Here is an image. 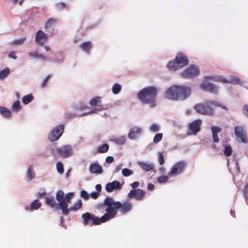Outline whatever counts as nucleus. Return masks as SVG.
Masks as SVG:
<instances>
[{
  "instance_id": "1",
  "label": "nucleus",
  "mask_w": 248,
  "mask_h": 248,
  "mask_svg": "<svg viewBox=\"0 0 248 248\" xmlns=\"http://www.w3.org/2000/svg\"><path fill=\"white\" fill-rule=\"evenodd\" d=\"M132 207V204L129 202H115L112 198L107 197L104 201L103 203H98L95 208L103 213H106L101 217L94 216L88 212L82 215L83 223L85 225L89 224L90 221H92L93 225H98L105 223L114 218L119 211L122 214H125L130 211Z\"/></svg>"
},
{
  "instance_id": "2",
  "label": "nucleus",
  "mask_w": 248,
  "mask_h": 248,
  "mask_svg": "<svg viewBox=\"0 0 248 248\" xmlns=\"http://www.w3.org/2000/svg\"><path fill=\"white\" fill-rule=\"evenodd\" d=\"M190 93V88L174 85L168 89L165 93V96L167 98L172 100H184L187 98Z\"/></svg>"
},
{
  "instance_id": "3",
  "label": "nucleus",
  "mask_w": 248,
  "mask_h": 248,
  "mask_svg": "<svg viewBox=\"0 0 248 248\" xmlns=\"http://www.w3.org/2000/svg\"><path fill=\"white\" fill-rule=\"evenodd\" d=\"M213 107H219L227 109L226 107L220 103L213 100H206L203 103H199L194 106L196 111L200 114L212 116L214 115L215 111Z\"/></svg>"
},
{
  "instance_id": "4",
  "label": "nucleus",
  "mask_w": 248,
  "mask_h": 248,
  "mask_svg": "<svg viewBox=\"0 0 248 248\" xmlns=\"http://www.w3.org/2000/svg\"><path fill=\"white\" fill-rule=\"evenodd\" d=\"M157 90L155 87H148L142 89L138 94V98L143 104H149L151 107L156 105Z\"/></svg>"
},
{
  "instance_id": "5",
  "label": "nucleus",
  "mask_w": 248,
  "mask_h": 248,
  "mask_svg": "<svg viewBox=\"0 0 248 248\" xmlns=\"http://www.w3.org/2000/svg\"><path fill=\"white\" fill-rule=\"evenodd\" d=\"M189 60L186 56L183 53H178L173 61L169 62L167 67L170 71H176L186 66Z\"/></svg>"
},
{
  "instance_id": "6",
  "label": "nucleus",
  "mask_w": 248,
  "mask_h": 248,
  "mask_svg": "<svg viewBox=\"0 0 248 248\" xmlns=\"http://www.w3.org/2000/svg\"><path fill=\"white\" fill-rule=\"evenodd\" d=\"M186 166V163L184 161H180L175 163L170 171L169 175L170 177L178 175L182 173Z\"/></svg>"
},
{
  "instance_id": "7",
  "label": "nucleus",
  "mask_w": 248,
  "mask_h": 248,
  "mask_svg": "<svg viewBox=\"0 0 248 248\" xmlns=\"http://www.w3.org/2000/svg\"><path fill=\"white\" fill-rule=\"evenodd\" d=\"M57 200L59 202V205H60V208L62 209V214L65 215H68L67 207L68 203L64 201V193L62 190L57 191L56 194Z\"/></svg>"
},
{
  "instance_id": "8",
  "label": "nucleus",
  "mask_w": 248,
  "mask_h": 248,
  "mask_svg": "<svg viewBox=\"0 0 248 248\" xmlns=\"http://www.w3.org/2000/svg\"><path fill=\"white\" fill-rule=\"evenodd\" d=\"M64 129V125L63 124H60L53 128L48 135L49 140L51 141L57 140L62 135Z\"/></svg>"
},
{
  "instance_id": "9",
  "label": "nucleus",
  "mask_w": 248,
  "mask_h": 248,
  "mask_svg": "<svg viewBox=\"0 0 248 248\" xmlns=\"http://www.w3.org/2000/svg\"><path fill=\"white\" fill-rule=\"evenodd\" d=\"M200 71L198 66L192 65L186 69L181 74L184 78H194L199 74Z\"/></svg>"
},
{
  "instance_id": "10",
  "label": "nucleus",
  "mask_w": 248,
  "mask_h": 248,
  "mask_svg": "<svg viewBox=\"0 0 248 248\" xmlns=\"http://www.w3.org/2000/svg\"><path fill=\"white\" fill-rule=\"evenodd\" d=\"M57 154L61 156L66 158L73 155L72 147L70 145H65L56 149Z\"/></svg>"
},
{
  "instance_id": "11",
  "label": "nucleus",
  "mask_w": 248,
  "mask_h": 248,
  "mask_svg": "<svg viewBox=\"0 0 248 248\" xmlns=\"http://www.w3.org/2000/svg\"><path fill=\"white\" fill-rule=\"evenodd\" d=\"M146 192L141 189H132L128 193L129 198H135L137 201H141L145 197Z\"/></svg>"
},
{
  "instance_id": "12",
  "label": "nucleus",
  "mask_w": 248,
  "mask_h": 248,
  "mask_svg": "<svg viewBox=\"0 0 248 248\" xmlns=\"http://www.w3.org/2000/svg\"><path fill=\"white\" fill-rule=\"evenodd\" d=\"M201 120L198 119L192 121L188 125V135H196L201 129Z\"/></svg>"
},
{
  "instance_id": "13",
  "label": "nucleus",
  "mask_w": 248,
  "mask_h": 248,
  "mask_svg": "<svg viewBox=\"0 0 248 248\" xmlns=\"http://www.w3.org/2000/svg\"><path fill=\"white\" fill-rule=\"evenodd\" d=\"M234 134L236 137L241 139L242 142L246 143L248 141L246 132L243 127L236 126L234 128Z\"/></svg>"
},
{
  "instance_id": "14",
  "label": "nucleus",
  "mask_w": 248,
  "mask_h": 248,
  "mask_svg": "<svg viewBox=\"0 0 248 248\" xmlns=\"http://www.w3.org/2000/svg\"><path fill=\"white\" fill-rule=\"evenodd\" d=\"M201 88L206 91L217 93L218 92V87L211 82H204L201 84Z\"/></svg>"
},
{
  "instance_id": "15",
  "label": "nucleus",
  "mask_w": 248,
  "mask_h": 248,
  "mask_svg": "<svg viewBox=\"0 0 248 248\" xmlns=\"http://www.w3.org/2000/svg\"><path fill=\"white\" fill-rule=\"evenodd\" d=\"M201 88L206 91L217 93L218 92V87L211 82H204L201 84Z\"/></svg>"
},
{
  "instance_id": "16",
  "label": "nucleus",
  "mask_w": 248,
  "mask_h": 248,
  "mask_svg": "<svg viewBox=\"0 0 248 248\" xmlns=\"http://www.w3.org/2000/svg\"><path fill=\"white\" fill-rule=\"evenodd\" d=\"M102 98L99 96H96L91 99L90 101V104L93 107H96L95 109L98 111H101L106 109V108L101 105Z\"/></svg>"
},
{
  "instance_id": "17",
  "label": "nucleus",
  "mask_w": 248,
  "mask_h": 248,
  "mask_svg": "<svg viewBox=\"0 0 248 248\" xmlns=\"http://www.w3.org/2000/svg\"><path fill=\"white\" fill-rule=\"evenodd\" d=\"M35 41L39 45L43 46L47 40L46 34L42 31H38L35 34Z\"/></svg>"
},
{
  "instance_id": "18",
  "label": "nucleus",
  "mask_w": 248,
  "mask_h": 248,
  "mask_svg": "<svg viewBox=\"0 0 248 248\" xmlns=\"http://www.w3.org/2000/svg\"><path fill=\"white\" fill-rule=\"evenodd\" d=\"M122 185L118 181L115 180L111 183H108L106 186V190L108 192H111L116 189H120Z\"/></svg>"
},
{
  "instance_id": "19",
  "label": "nucleus",
  "mask_w": 248,
  "mask_h": 248,
  "mask_svg": "<svg viewBox=\"0 0 248 248\" xmlns=\"http://www.w3.org/2000/svg\"><path fill=\"white\" fill-rule=\"evenodd\" d=\"M89 170L91 173L101 174L103 172L101 166L97 163H92L90 164Z\"/></svg>"
},
{
  "instance_id": "20",
  "label": "nucleus",
  "mask_w": 248,
  "mask_h": 248,
  "mask_svg": "<svg viewBox=\"0 0 248 248\" xmlns=\"http://www.w3.org/2000/svg\"><path fill=\"white\" fill-rule=\"evenodd\" d=\"M141 132L140 128L134 126L131 128L129 133L128 134V138L131 140H135L137 138V135Z\"/></svg>"
},
{
  "instance_id": "21",
  "label": "nucleus",
  "mask_w": 248,
  "mask_h": 248,
  "mask_svg": "<svg viewBox=\"0 0 248 248\" xmlns=\"http://www.w3.org/2000/svg\"><path fill=\"white\" fill-rule=\"evenodd\" d=\"M138 165L145 171H149L154 169V165L153 163H149L143 161H138Z\"/></svg>"
},
{
  "instance_id": "22",
  "label": "nucleus",
  "mask_w": 248,
  "mask_h": 248,
  "mask_svg": "<svg viewBox=\"0 0 248 248\" xmlns=\"http://www.w3.org/2000/svg\"><path fill=\"white\" fill-rule=\"evenodd\" d=\"M46 204L50 206L52 208H55L56 209H59L60 208V205H59V203H57L55 198L53 197L49 196L46 199Z\"/></svg>"
},
{
  "instance_id": "23",
  "label": "nucleus",
  "mask_w": 248,
  "mask_h": 248,
  "mask_svg": "<svg viewBox=\"0 0 248 248\" xmlns=\"http://www.w3.org/2000/svg\"><path fill=\"white\" fill-rule=\"evenodd\" d=\"M211 130L214 142H218L219 141V139L217 136V133L221 131V128L217 126H212L211 127Z\"/></svg>"
},
{
  "instance_id": "24",
  "label": "nucleus",
  "mask_w": 248,
  "mask_h": 248,
  "mask_svg": "<svg viewBox=\"0 0 248 248\" xmlns=\"http://www.w3.org/2000/svg\"><path fill=\"white\" fill-rule=\"evenodd\" d=\"M35 176V173L32 165H30L28 169L27 178L28 181H30Z\"/></svg>"
},
{
  "instance_id": "25",
  "label": "nucleus",
  "mask_w": 248,
  "mask_h": 248,
  "mask_svg": "<svg viewBox=\"0 0 248 248\" xmlns=\"http://www.w3.org/2000/svg\"><path fill=\"white\" fill-rule=\"evenodd\" d=\"M82 205V202L81 200H78L77 202L75 203L74 205L70 207L69 208H67L68 210V214L69 213V211H77L78 209H79Z\"/></svg>"
},
{
  "instance_id": "26",
  "label": "nucleus",
  "mask_w": 248,
  "mask_h": 248,
  "mask_svg": "<svg viewBox=\"0 0 248 248\" xmlns=\"http://www.w3.org/2000/svg\"><path fill=\"white\" fill-rule=\"evenodd\" d=\"M80 47L85 52L89 53L92 47L90 42H85L80 44Z\"/></svg>"
},
{
  "instance_id": "27",
  "label": "nucleus",
  "mask_w": 248,
  "mask_h": 248,
  "mask_svg": "<svg viewBox=\"0 0 248 248\" xmlns=\"http://www.w3.org/2000/svg\"><path fill=\"white\" fill-rule=\"evenodd\" d=\"M0 113L6 118H9L11 116V111L4 107L0 106Z\"/></svg>"
},
{
  "instance_id": "28",
  "label": "nucleus",
  "mask_w": 248,
  "mask_h": 248,
  "mask_svg": "<svg viewBox=\"0 0 248 248\" xmlns=\"http://www.w3.org/2000/svg\"><path fill=\"white\" fill-rule=\"evenodd\" d=\"M57 20L55 18H49L47 20V21L46 23L45 28L48 29V28H51L53 27V26H54L56 25V24L57 23Z\"/></svg>"
},
{
  "instance_id": "29",
  "label": "nucleus",
  "mask_w": 248,
  "mask_h": 248,
  "mask_svg": "<svg viewBox=\"0 0 248 248\" xmlns=\"http://www.w3.org/2000/svg\"><path fill=\"white\" fill-rule=\"evenodd\" d=\"M41 206V203L38 200H35L30 205V209L31 210H37Z\"/></svg>"
},
{
  "instance_id": "30",
  "label": "nucleus",
  "mask_w": 248,
  "mask_h": 248,
  "mask_svg": "<svg viewBox=\"0 0 248 248\" xmlns=\"http://www.w3.org/2000/svg\"><path fill=\"white\" fill-rule=\"evenodd\" d=\"M109 149V145L107 144H103L101 146L98 147L97 152L99 153H105L108 151Z\"/></svg>"
},
{
  "instance_id": "31",
  "label": "nucleus",
  "mask_w": 248,
  "mask_h": 248,
  "mask_svg": "<svg viewBox=\"0 0 248 248\" xmlns=\"http://www.w3.org/2000/svg\"><path fill=\"white\" fill-rule=\"evenodd\" d=\"M223 153L226 156H230L232 153V149L231 146H225Z\"/></svg>"
},
{
  "instance_id": "32",
  "label": "nucleus",
  "mask_w": 248,
  "mask_h": 248,
  "mask_svg": "<svg viewBox=\"0 0 248 248\" xmlns=\"http://www.w3.org/2000/svg\"><path fill=\"white\" fill-rule=\"evenodd\" d=\"M10 73V69L9 68H5L3 70L0 71V79H3L6 78Z\"/></svg>"
},
{
  "instance_id": "33",
  "label": "nucleus",
  "mask_w": 248,
  "mask_h": 248,
  "mask_svg": "<svg viewBox=\"0 0 248 248\" xmlns=\"http://www.w3.org/2000/svg\"><path fill=\"white\" fill-rule=\"evenodd\" d=\"M33 99V96L30 94L24 96L22 97V102L24 104H28L30 103Z\"/></svg>"
},
{
  "instance_id": "34",
  "label": "nucleus",
  "mask_w": 248,
  "mask_h": 248,
  "mask_svg": "<svg viewBox=\"0 0 248 248\" xmlns=\"http://www.w3.org/2000/svg\"><path fill=\"white\" fill-rule=\"evenodd\" d=\"M229 83L233 84H241V82L238 77L231 76L229 79Z\"/></svg>"
},
{
  "instance_id": "35",
  "label": "nucleus",
  "mask_w": 248,
  "mask_h": 248,
  "mask_svg": "<svg viewBox=\"0 0 248 248\" xmlns=\"http://www.w3.org/2000/svg\"><path fill=\"white\" fill-rule=\"evenodd\" d=\"M121 86L117 83H115L112 88V92L114 94H118L121 90Z\"/></svg>"
},
{
  "instance_id": "36",
  "label": "nucleus",
  "mask_w": 248,
  "mask_h": 248,
  "mask_svg": "<svg viewBox=\"0 0 248 248\" xmlns=\"http://www.w3.org/2000/svg\"><path fill=\"white\" fill-rule=\"evenodd\" d=\"M115 142L118 145H122L126 142V137L122 136L114 140Z\"/></svg>"
},
{
  "instance_id": "37",
  "label": "nucleus",
  "mask_w": 248,
  "mask_h": 248,
  "mask_svg": "<svg viewBox=\"0 0 248 248\" xmlns=\"http://www.w3.org/2000/svg\"><path fill=\"white\" fill-rule=\"evenodd\" d=\"M12 109L14 111H18L21 109L20 103L19 101L15 102L12 106Z\"/></svg>"
},
{
  "instance_id": "38",
  "label": "nucleus",
  "mask_w": 248,
  "mask_h": 248,
  "mask_svg": "<svg viewBox=\"0 0 248 248\" xmlns=\"http://www.w3.org/2000/svg\"><path fill=\"white\" fill-rule=\"evenodd\" d=\"M56 168L57 171L60 173L62 174L64 172V168L63 165L61 162H58L56 164Z\"/></svg>"
},
{
  "instance_id": "39",
  "label": "nucleus",
  "mask_w": 248,
  "mask_h": 248,
  "mask_svg": "<svg viewBox=\"0 0 248 248\" xmlns=\"http://www.w3.org/2000/svg\"><path fill=\"white\" fill-rule=\"evenodd\" d=\"M163 138V134L162 133H157L156 134L154 138L153 141L155 143H157L159 141H160Z\"/></svg>"
},
{
  "instance_id": "40",
  "label": "nucleus",
  "mask_w": 248,
  "mask_h": 248,
  "mask_svg": "<svg viewBox=\"0 0 248 248\" xmlns=\"http://www.w3.org/2000/svg\"><path fill=\"white\" fill-rule=\"evenodd\" d=\"M26 39V38L24 37L19 39L15 40L13 42L12 44L15 45H21L24 43Z\"/></svg>"
},
{
  "instance_id": "41",
  "label": "nucleus",
  "mask_w": 248,
  "mask_h": 248,
  "mask_svg": "<svg viewBox=\"0 0 248 248\" xmlns=\"http://www.w3.org/2000/svg\"><path fill=\"white\" fill-rule=\"evenodd\" d=\"M133 171L128 169L125 168L122 170V174L125 177H127L132 174Z\"/></svg>"
},
{
  "instance_id": "42",
  "label": "nucleus",
  "mask_w": 248,
  "mask_h": 248,
  "mask_svg": "<svg viewBox=\"0 0 248 248\" xmlns=\"http://www.w3.org/2000/svg\"><path fill=\"white\" fill-rule=\"evenodd\" d=\"M169 180V178L167 176H160L157 178V181L159 183H164Z\"/></svg>"
},
{
  "instance_id": "43",
  "label": "nucleus",
  "mask_w": 248,
  "mask_h": 248,
  "mask_svg": "<svg viewBox=\"0 0 248 248\" xmlns=\"http://www.w3.org/2000/svg\"><path fill=\"white\" fill-rule=\"evenodd\" d=\"M158 161L159 165H162L164 164L165 160L163 153H158Z\"/></svg>"
},
{
  "instance_id": "44",
  "label": "nucleus",
  "mask_w": 248,
  "mask_h": 248,
  "mask_svg": "<svg viewBox=\"0 0 248 248\" xmlns=\"http://www.w3.org/2000/svg\"><path fill=\"white\" fill-rule=\"evenodd\" d=\"M65 6V4L62 2H58L56 4V7L58 10H62Z\"/></svg>"
},
{
  "instance_id": "45",
  "label": "nucleus",
  "mask_w": 248,
  "mask_h": 248,
  "mask_svg": "<svg viewBox=\"0 0 248 248\" xmlns=\"http://www.w3.org/2000/svg\"><path fill=\"white\" fill-rule=\"evenodd\" d=\"M73 194L72 193H69L66 194L64 198V201L66 202V203H69L70 200L73 196Z\"/></svg>"
},
{
  "instance_id": "46",
  "label": "nucleus",
  "mask_w": 248,
  "mask_h": 248,
  "mask_svg": "<svg viewBox=\"0 0 248 248\" xmlns=\"http://www.w3.org/2000/svg\"><path fill=\"white\" fill-rule=\"evenodd\" d=\"M80 196L85 200H88L89 199V195L85 190H84L81 191Z\"/></svg>"
},
{
  "instance_id": "47",
  "label": "nucleus",
  "mask_w": 248,
  "mask_h": 248,
  "mask_svg": "<svg viewBox=\"0 0 248 248\" xmlns=\"http://www.w3.org/2000/svg\"><path fill=\"white\" fill-rule=\"evenodd\" d=\"M159 130V126L156 124H153L150 127V130L153 132H157Z\"/></svg>"
},
{
  "instance_id": "48",
  "label": "nucleus",
  "mask_w": 248,
  "mask_h": 248,
  "mask_svg": "<svg viewBox=\"0 0 248 248\" xmlns=\"http://www.w3.org/2000/svg\"><path fill=\"white\" fill-rule=\"evenodd\" d=\"M50 75H47L45 78V79L44 80L43 82H42V84H41V87L42 88H44L46 86L48 81V80H49V78H50Z\"/></svg>"
},
{
  "instance_id": "49",
  "label": "nucleus",
  "mask_w": 248,
  "mask_h": 248,
  "mask_svg": "<svg viewBox=\"0 0 248 248\" xmlns=\"http://www.w3.org/2000/svg\"><path fill=\"white\" fill-rule=\"evenodd\" d=\"M215 80L216 81H221L223 83H229V79H227L224 78H215Z\"/></svg>"
},
{
  "instance_id": "50",
  "label": "nucleus",
  "mask_w": 248,
  "mask_h": 248,
  "mask_svg": "<svg viewBox=\"0 0 248 248\" xmlns=\"http://www.w3.org/2000/svg\"><path fill=\"white\" fill-rule=\"evenodd\" d=\"M90 196L93 199H96L99 196V193L97 192H93L91 193Z\"/></svg>"
},
{
  "instance_id": "51",
  "label": "nucleus",
  "mask_w": 248,
  "mask_h": 248,
  "mask_svg": "<svg viewBox=\"0 0 248 248\" xmlns=\"http://www.w3.org/2000/svg\"><path fill=\"white\" fill-rule=\"evenodd\" d=\"M140 186V183L138 181H135L131 184V186L133 189H136Z\"/></svg>"
},
{
  "instance_id": "52",
  "label": "nucleus",
  "mask_w": 248,
  "mask_h": 248,
  "mask_svg": "<svg viewBox=\"0 0 248 248\" xmlns=\"http://www.w3.org/2000/svg\"><path fill=\"white\" fill-rule=\"evenodd\" d=\"M38 54L39 53L37 51L28 53V55L30 56L33 57V58H38Z\"/></svg>"
},
{
  "instance_id": "53",
  "label": "nucleus",
  "mask_w": 248,
  "mask_h": 248,
  "mask_svg": "<svg viewBox=\"0 0 248 248\" xmlns=\"http://www.w3.org/2000/svg\"><path fill=\"white\" fill-rule=\"evenodd\" d=\"M244 114L248 117V105H245L243 108Z\"/></svg>"
},
{
  "instance_id": "54",
  "label": "nucleus",
  "mask_w": 248,
  "mask_h": 248,
  "mask_svg": "<svg viewBox=\"0 0 248 248\" xmlns=\"http://www.w3.org/2000/svg\"><path fill=\"white\" fill-rule=\"evenodd\" d=\"M114 161V158L112 156H108L106 157V161L108 163H111Z\"/></svg>"
},
{
  "instance_id": "55",
  "label": "nucleus",
  "mask_w": 248,
  "mask_h": 248,
  "mask_svg": "<svg viewBox=\"0 0 248 248\" xmlns=\"http://www.w3.org/2000/svg\"><path fill=\"white\" fill-rule=\"evenodd\" d=\"M9 57L11 58L16 59L17 57L16 55V53L14 51H12L9 54Z\"/></svg>"
},
{
  "instance_id": "56",
  "label": "nucleus",
  "mask_w": 248,
  "mask_h": 248,
  "mask_svg": "<svg viewBox=\"0 0 248 248\" xmlns=\"http://www.w3.org/2000/svg\"><path fill=\"white\" fill-rule=\"evenodd\" d=\"M95 189L96 190V192H100L102 189V186L100 184H97L95 186Z\"/></svg>"
},
{
  "instance_id": "57",
  "label": "nucleus",
  "mask_w": 248,
  "mask_h": 248,
  "mask_svg": "<svg viewBox=\"0 0 248 248\" xmlns=\"http://www.w3.org/2000/svg\"><path fill=\"white\" fill-rule=\"evenodd\" d=\"M155 188V186L151 183L148 185V189L149 190H152Z\"/></svg>"
},
{
  "instance_id": "58",
  "label": "nucleus",
  "mask_w": 248,
  "mask_h": 248,
  "mask_svg": "<svg viewBox=\"0 0 248 248\" xmlns=\"http://www.w3.org/2000/svg\"><path fill=\"white\" fill-rule=\"evenodd\" d=\"M38 58L41 59L43 61H45L46 60V58L45 56L44 55L42 54H39V53L38 54Z\"/></svg>"
},
{
  "instance_id": "59",
  "label": "nucleus",
  "mask_w": 248,
  "mask_h": 248,
  "mask_svg": "<svg viewBox=\"0 0 248 248\" xmlns=\"http://www.w3.org/2000/svg\"><path fill=\"white\" fill-rule=\"evenodd\" d=\"M122 165H118V166H117L115 169V172H118L121 169V167H122Z\"/></svg>"
},
{
  "instance_id": "60",
  "label": "nucleus",
  "mask_w": 248,
  "mask_h": 248,
  "mask_svg": "<svg viewBox=\"0 0 248 248\" xmlns=\"http://www.w3.org/2000/svg\"><path fill=\"white\" fill-rule=\"evenodd\" d=\"M45 195H46L45 192H44V193L39 192V193H38V197L39 198H41Z\"/></svg>"
},
{
  "instance_id": "61",
  "label": "nucleus",
  "mask_w": 248,
  "mask_h": 248,
  "mask_svg": "<svg viewBox=\"0 0 248 248\" xmlns=\"http://www.w3.org/2000/svg\"><path fill=\"white\" fill-rule=\"evenodd\" d=\"M159 171L160 173H164L165 172V168L164 167H161L159 168Z\"/></svg>"
},
{
  "instance_id": "62",
  "label": "nucleus",
  "mask_w": 248,
  "mask_h": 248,
  "mask_svg": "<svg viewBox=\"0 0 248 248\" xmlns=\"http://www.w3.org/2000/svg\"><path fill=\"white\" fill-rule=\"evenodd\" d=\"M45 49H46V51H49L50 50V48H49V46H45Z\"/></svg>"
},
{
  "instance_id": "63",
  "label": "nucleus",
  "mask_w": 248,
  "mask_h": 248,
  "mask_svg": "<svg viewBox=\"0 0 248 248\" xmlns=\"http://www.w3.org/2000/svg\"><path fill=\"white\" fill-rule=\"evenodd\" d=\"M18 0H12L13 3H15Z\"/></svg>"
},
{
  "instance_id": "64",
  "label": "nucleus",
  "mask_w": 248,
  "mask_h": 248,
  "mask_svg": "<svg viewBox=\"0 0 248 248\" xmlns=\"http://www.w3.org/2000/svg\"><path fill=\"white\" fill-rule=\"evenodd\" d=\"M73 116V115L72 114H70L69 115H68V116H67V117H71Z\"/></svg>"
}]
</instances>
